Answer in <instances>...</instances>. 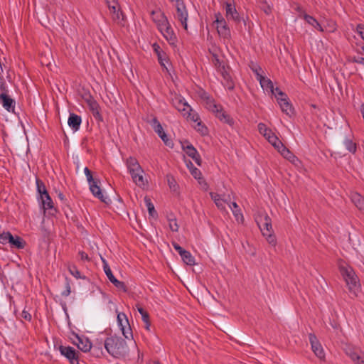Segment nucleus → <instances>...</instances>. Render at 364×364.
<instances>
[{"label": "nucleus", "instance_id": "f257e3e1", "mask_svg": "<svg viewBox=\"0 0 364 364\" xmlns=\"http://www.w3.org/2000/svg\"><path fill=\"white\" fill-rule=\"evenodd\" d=\"M105 348L113 357L119 358L124 357L128 352V347L124 339L118 336H111L105 341Z\"/></svg>", "mask_w": 364, "mask_h": 364}, {"label": "nucleus", "instance_id": "f03ea898", "mask_svg": "<svg viewBox=\"0 0 364 364\" xmlns=\"http://www.w3.org/2000/svg\"><path fill=\"white\" fill-rule=\"evenodd\" d=\"M340 272L346 281L350 296L352 298L357 297L360 289L358 277L350 267H342L340 268Z\"/></svg>", "mask_w": 364, "mask_h": 364}, {"label": "nucleus", "instance_id": "7ed1b4c3", "mask_svg": "<svg viewBox=\"0 0 364 364\" xmlns=\"http://www.w3.org/2000/svg\"><path fill=\"white\" fill-rule=\"evenodd\" d=\"M172 105L176 107L183 116L188 114L191 115V112L193 111L191 106L185 101V100L180 95H174L172 98Z\"/></svg>", "mask_w": 364, "mask_h": 364}, {"label": "nucleus", "instance_id": "20e7f679", "mask_svg": "<svg viewBox=\"0 0 364 364\" xmlns=\"http://www.w3.org/2000/svg\"><path fill=\"white\" fill-rule=\"evenodd\" d=\"M255 221L260 230L264 229L265 232H273L272 220L264 212H259L255 218Z\"/></svg>", "mask_w": 364, "mask_h": 364}, {"label": "nucleus", "instance_id": "39448f33", "mask_svg": "<svg viewBox=\"0 0 364 364\" xmlns=\"http://www.w3.org/2000/svg\"><path fill=\"white\" fill-rule=\"evenodd\" d=\"M309 339L315 355L321 360L325 361V352L317 337L314 333H309Z\"/></svg>", "mask_w": 364, "mask_h": 364}, {"label": "nucleus", "instance_id": "423d86ee", "mask_svg": "<svg viewBox=\"0 0 364 364\" xmlns=\"http://www.w3.org/2000/svg\"><path fill=\"white\" fill-rule=\"evenodd\" d=\"M225 16L228 21L232 20L236 24H240L242 22L245 26L246 25L245 21L240 17L235 5H232L231 3L225 4Z\"/></svg>", "mask_w": 364, "mask_h": 364}, {"label": "nucleus", "instance_id": "0eeeda50", "mask_svg": "<svg viewBox=\"0 0 364 364\" xmlns=\"http://www.w3.org/2000/svg\"><path fill=\"white\" fill-rule=\"evenodd\" d=\"M158 28L169 44L175 46L177 42V38L173 28L171 27L169 22H167Z\"/></svg>", "mask_w": 364, "mask_h": 364}, {"label": "nucleus", "instance_id": "6e6552de", "mask_svg": "<svg viewBox=\"0 0 364 364\" xmlns=\"http://www.w3.org/2000/svg\"><path fill=\"white\" fill-rule=\"evenodd\" d=\"M151 126L155 132L158 134L159 136L162 139L164 144L169 147H172L173 145V141L168 138L167 135L164 131V129L161 123L158 121V119L156 117H154L152 119Z\"/></svg>", "mask_w": 364, "mask_h": 364}, {"label": "nucleus", "instance_id": "1a4fd4ad", "mask_svg": "<svg viewBox=\"0 0 364 364\" xmlns=\"http://www.w3.org/2000/svg\"><path fill=\"white\" fill-rule=\"evenodd\" d=\"M176 18L181 22L183 28L187 31L188 25H187V18H188V11L185 6V4L183 2H179L176 4Z\"/></svg>", "mask_w": 364, "mask_h": 364}, {"label": "nucleus", "instance_id": "9d476101", "mask_svg": "<svg viewBox=\"0 0 364 364\" xmlns=\"http://www.w3.org/2000/svg\"><path fill=\"white\" fill-rule=\"evenodd\" d=\"M59 350L60 353L66 357L72 364H73L74 360L78 363L79 353L76 351L73 347L60 346L59 347Z\"/></svg>", "mask_w": 364, "mask_h": 364}, {"label": "nucleus", "instance_id": "9b49d317", "mask_svg": "<svg viewBox=\"0 0 364 364\" xmlns=\"http://www.w3.org/2000/svg\"><path fill=\"white\" fill-rule=\"evenodd\" d=\"M8 90L0 92V102L3 107L9 112L14 109V100L8 95Z\"/></svg>", "mask_w": 364, "mask_h": 364}, {"label": "nucleus", "instance_id": "f8f14e48", "mask_svg": "<svg viewBox=\"0 0 364 364\" xmlns=\"http://www.w3.org/2000/svg\"><path fill=\"white\" fill-rule=\"evenodd\" d=\"M183 149L198 166H201L202 161L200 156L192 144H187L186 146L183 144Z\"/></svg>", "mask_w": 364, "mask_h": 364}, {"label": "nucleus", "instance_id": "ddd939ff", "mask_svg": "<svg viewBox=\"0 0 364 364\" xmlns=\"http://www.w3.org/2000/svg\"><path fill=\"white\" fill-rule=\"evenodd\" d=\"M132 178L134 183L139 187H144L146 185V180L144 178V170L140 168L139 171H130Z\"/></svg>", "mask_w": 364, "mask_h": 364}, {"label": "nucleus", "instance_id": "4468645a", "mask_svg": "<svg viewBox=\"0 0 364 364\" xmlns=\"http://www.w3.org/2000/svg\"><path fill=\"white\" fill-rule=\"evenodd\" d=\"M216 29L218 35L224 39H230L231 34L230 30L226 23V21L220 20V23L216 24Z\"/></svg>", "mask_w": 364, "mask_h": 364}, {"label": "nucleus", "instance_id": "2eb2a0df", "mask_svg": "<svg viewBox=\"0 0 364 364\" xmlns=\"http://www.w3.org/2000/svg\"><path fill=\"white\" fill-rule=\"evenodd\" d=\"M277 100L284 113L289 116L293 114L294 108L292 107L291 104L289 102V98L286 99L277 97Z\"/></svg>", "mask_w": 364, "mask_h": 364}, {"label": "nucleus", "instance_id": "dca6fc26", "mask_svg": "<svg viewBox=\"0 0 364 364\" xmlns=\"http://www.w3.org/2000/svg\"><path fill=\"white\" fill-rule=\"evenodd\" d=\"M90 184V190L92 193L101 201L105 202L104 196L102 193V190L99 186L100 181L94 179L92 182H88Z\"/></svg>", "mask_w": 364, "mask_h": 364}, {"label": "nucleus", "instance_id": "f3484780", "mask_svg": "<svg viewBox=\"0 0 364 364\" xmlns=\"http://www.w3.org/2000/svg\"><path fill=\"white\" fill-rule=\"evenodd\" d=\"M257 80L263 90L269 91L272 94L274 93L273 82L270 79L264 77L262 74H258Z\"/></svg>", "mask_w": 364, "mask_h": 364}, {"label": "nucleus", "instance_id": "a211bd4d", "mask_svg": "<svg viewBox=\"0 0 364 364\" xmlns=\"http://www.w3.org/2000/svg\"><path fill=\"white\" fill-rule=\"evenodd\" d=\"M151 15L153 21L156 23L158 28L168 22L164 14L161 11H152Z\"/></svg>", "mask_w": 364, "mask_h": 364}, {"label": "nucleus", "instance_id": "6ab92c4d", "mask_svg": "<svg viewBox=\"0 0 364 364\" xmlns=\"http://www.w3.org/2000/svg\"><path fill=\"white\" fill-rule=\"evenodd\" d=\"M218 65V71L221 73L222 76L223 77L224 80L227 81V87L229 90H232L234 88V85L232 82L230 80V76L228 71L225 70V68L224 65H221L220 61L218 59H216L215 65Z\"/></svg>", "mask_w": 364, "mask_h": 364}, {"label": "nucleus", "instance_id": "aec40b11", "mask_svg": "<svg viewBox=\"0 0 364 364\" xmlns=\"http://www.w3.org/2000/svg\"><path fill=\"white\" fill-rule=\"evenodd\" d=\"M81 117L74 113H70L68 118V125L73 131H77L81 124Z\"/></svg>", "mask_w": 364, "mask_h": 364}, {"label": "nucleus", "instance_id": "412c9836", "mask_svg": "<svg viewBox=\"0 0 364 364\" xmlns=\"http://www.w3.org/2000/svg\"><path fill=\"white\" fill-rule=\"evenodd\" d=\"M215 114L216 117H218L220 121L227 123L229 125H232L234 121L232 118H231L222 108L221 106L218 109V112H214Z\"/></svg>", "mask_w": 364, "mask_h": 364}, {"label": "nucleus", "instance_id": "4be33fe9", "mask_svg": "<svg viewBox=\"0 0 364 364\" xmlns=\"http://www.w3.org/2000/svg\"><path fill=\"white\" fill-rule=\"evenodd\" d=\"M346 355L355 363L358 358H360L361 350L358 348H355L352 346H347L345 348Z\"/></svg>", "mask_w": 364, "mask_h": 364}, {"label": "nucleus", "instance_id": "5701e85b", "mask_svg": "<svg viewBox=\"0 0 364 364\" xmlns=\"http://www.w3.org/2000/svg\"><path fill=\"white\" fill-rule=\"evenodd\" d=\"M351 200L360 211L364 213V197L358 193H353Z\"/></svg>", "mask_w": 364, "mask_h": 364}, {"label": "nucleus", "instance_id": "b1692460", "mask_svg": "<svg viewBox=\"0 0 364 364\" xmlns=\"http://www.w3.org/2000/svg\"><path fill=\"white\" fill-rule=\"evenodd\" d=\"M41 200L44 211L46 210H53L56 212V210L53 208V202L48 193H44V196L41 197Z\"/></svg>", "mask_w": 364, "mask_h": 364}, {"label": "nucleus", "instance_id": "393cba45", "mask_svg": "<svg viewBox=\"0 0 364 364\" xmlns=\"http://www.w3.org/2000/svg\"><path fill=\"white\" fill-rule=\"evenodd\" d=\"M77 348L82 352H88L90 350L92 344L87 338H80L77 337V343H76Z\"/></svg>", "mask_w": 364, "mask_h": 364}, {"label": "nucleus", "instance_id": "a878e982", "mask_svg": "<svg viewBox=\"0 0 364 364\" xmlns=\"http://www.w3.org/2000/svg\"><path fill=\"white\" fill-rule=\"evenodd\" d=\"M202 98L205 100V105L206 107L213 112V113L215 112H218V109L220 107V105H216L214 100L208 97L206 93H204L202 95Z\"/></svg>", "mask_w": 364, "mask_h": 364}, {"label": "nucleus", "instance_id": "bb28decb", "mask_svg": "<svg viewBox=\"0 0 364 364\" xmlns=\"http://www.w3.org/2000/svg\"><path fill=\"white\" fill-rule=\"evenodd\" d=\"M229 207L232 210L236 220L239 223H242L244 218L238 205L235 202H232L231 204H229Z\"/></svg>", "mask_w": 364, "mask_h": 364}, {"label": "nucleus", "instance_id": "cd10ccee", "mask_svg": "<svg viewBox=\"0 0 364 364\" xmlns=\"http://www.w3.org/2000/svg\"><path fill=\"white\" fill-rule=\"evenodd\" d=\"M90 111L92 112L93 116L100 120H102V117L100 114V106L95 100H90L88 102Z\"/></svg>", "mask_w": 364, "mask_h": 364}, {"label": "nucleus", "instance_id": "c85d7f7f", "mask_svg": "<svg viewBox=\"0 0 364 364\" xmlns=\"http://www.w3.org/2000/svg\"><path fill=\"white\" fill-rule=\"evenodd\" d=\"M304 19L311 26H312L314 28L317 29L319 31H323V29L322 26L320 25V23L318 22V21L314 18L313 16L308 15L306 14H304Z\"/></svg>", "mask_w": 364, "mask_h": 364}, {"label": "nucleus", "instance_id": "c756f323", "mask_svg": "<svg viewBox=\"0 0 364 364\" xmlns=\"http://www.w3.org/2000/svg\"><path fill=\"white\" fill-rule=\"evenodd\" d=\"M127 166L129 172L139 171L141 168L136 159L134 157H129L127 159Z\"/></svg>", "mask_w": 364, "mask_h": 364}, {"label": "nucleus", "instance_id": "7c9ffc66", "mask_svg": "<svg viewBox=\"0 0 364 364\" xmlns=\"http://www.w3.org/2000/svg\"><path fill=\"white\" fill-rule=\"evenodd\" d=\"M279 152L285 159H287L291 162L294 163L296 160H297V158L284 145H283V146L281 147V149L279 151Z\"/></svg>", "mask_w": 364, "mask_h": 364}, {"label": "nucleus", "instance_id": "2f4dec72", "mask_svg": "<svg viewBox=\"0 0 364 364\" xmlns=\"http://www.w3.org/2000/svg\"><path fill=\"white\" fill-rule=\"evenodd\" d=\"M9 244L11 246L15 247L18 249H23L26 245V242L20 237L16 236L15 237L12 235V239L10 240Z\"/></svg>", "mask_w": 364, "mask_h": 364}, {"label": "nucleus", "instance_id": "473e14b6", "mask_svg": "<svg viewBox=\"0 0 364 364\" xmlns=\"http://www.w3.org/2000/svg\"><path fill=\"white\" fill-rule=\"evenodd\" d=\"M346 149L351 154H355L357 150L356 143L351 139H346L343 141Z\"/></svg>", "mask_w": 364, "mask_h": 364}, {"label": "nucleus", "instance_id": "72a5a7b5", "mask_svg": "<svg viewBox=\"0 0 364 364\" xmlns=\"http://www.w3.org/2000/svg\"><path fill=\"white\" fill-rule=\"evenodd\" d=\"M268 141L278 150V151L281 149V147L283 146L282 142L279 139V138L274 134H271V136H269L267 139Z\"/></svg>", "mask_w": 364, "mask_h": 364}, {"label": "nucleus", "instance_id": "f704fd0d", "mask_svg": "<svg viewBox=\"0 0 364 364\" xmlns=\"http://www.w3.org/2000/svg\"><path fill=\"white\" fill-rule=\"evenodd\" d=\"M182 260L184 263H186L188 265H193L195 264V259L192 256L190 252L185 251L183 252V255H181Z\"/></svg>", "mask_w": 364, "mask_h": 364}, {"label": "nucleus", "instance_id": "c9c22d12", "mask_svg": "<svg viewBox=\"0 0 364 364\" xmlns=\"http://www.w3.org/2000/svg\"><path fill=\"white\" fill-rule=\"evenodd\" d=\"M258 130L259 132L262 134L267 139L269 138V136H271V134H274L270 129L267 128L264 123H259L258 124Z\"/></svg>", "mask_w": 364, "mask_h": 364}, {"label": "nucleus", "instance_id": "e433bc0d", "mask_svg": "<svg viewBox=\"0 0 364 364\" xmlns=\"http://www.w3.org/2000/svg\"><path fill=\"white\" fill-rule=\"evenodd\" d=\"M144 202H145V204H146V205L147 207V209H148V211H149V214L151 217L156 216L157 215V213L155 210L154 205L152 203L151 199L149 197L146 196L144 198Z\"/></svg>", "mask_w": 364, "mask_h": 364}, {"label": "nucleus", "instance_id": "4c0bfd02", "mask_svg": "<svg viewBox=\"0 0 364 364\" xmlns=\"http://www.w3.org/2000/svg\"><path fill=\"white\" fill-rule=\"evenodd\" d=\"M262 233L264 236L267 237V240L269 244L275 247L277 244V240L275 236L273 235V232H265L264 229H262Z\"/></svg>", "mask_w": 364, "mask_h": 364}, {"label": "nucleus", "instance_id": "58836bf2", "mask_svg": "<svg viewBox=\"0 0 364 364\" xmlns=\"http://www.w3.org/2000/svg\"><path fill=\"white\" fill-rule=\"evenodd\" d=\"M101 259H102V261L103 263V268H104L105 273L107 275L109 280L110 281L114 277V276L113 275L112 270H111L109 266L108 265L107 261L103 257H101Z\"/></svg>", "mask_w": 364, "mask_h": 364}, {"label": "nucleus", "instance_id": "ea45409f", "mask_svg": "<svg viewBox=\"0 0 364 364\" xmlns=\"http://www.w3.org/2000/svg\"><path fill=\"white\" fill-rule=\"evenodd\" d=\"M36 185H37V189H38V192L40 195V197L43 196L44 193L45 194L48 193L46 188V186L42 181L37 179Z\"/></svg>", "mask_w": 364, "mask_h": 364}, {"label": "nucleus", "instance_id": "a19ab883", "mask_svg": "<svg viewBox=\"0 0 364 364\" xmlns=\"http://www.w3.org/2000/svg\"><path fill=\"white\" fill-rule=\"evenodd\" d=\"M110 282H112L115 287H117L119 289L122 290L124 292L127 291V288L125 285V284L123 282H120L117 280L115 277H114L112 280H110Z\"/></svg>", "mask_w": 364, "mask_h": 364}, {"label": "nucleus", "instance_id": "79ce46f5", "mask_svg": "<svg viewBox=\"0 0 364 364\" xmlns=\"http://www.w3.org/2000/svg\"><path fill=\"white\" fill-rule=\"evenodd\" d=\"M190 164L191 165V167L190 168V171H191L192 176L196 179L202 180L203 178H201L200 171L199 169H198L197 168L193 167L191 162H190ZM199 183H201L200 181H199Z\"/></svg>", "mask_w": 364, "mask_h": 364}, {"label": "nucleus", "instance_id": "37998d69", "mask_svg": "<svg viewBox=\"0 0 364 364\" xmlns=\"http://www.w3.org/2000/svg\"><path fill=\"white\" fill-rule=\"evenodd\" d=\"M12 239V235L9 232L0 234V243L6 244Z\"/></svg>", "mask_w": 364, "mask_h": 364}, {"label": "nucleus", "instance_id": "c03bdc74", "mask_svg": "<svg viewBox=\"0 0 364 364\" xmlns=\"http://www.w3.org/2000/svg\"><path fill=\"white\" fill-rule=\"evenodd\" d=\"M167 183L169 186V188L173 191H176L177 190V183L175 180V178L172 176H167Z\"/></svg>", "mask_w": 364, "mask_h": 364}, {"label": "nucleus", "instance_id": "a18cd8bd", "mask_svg": "<svg viewBox=\"0 0 364 364\" xmlns=\"http://www.w3.org/2000/svg\"><path fill=\"white\" fill-rule=\"evenodd\" d=\"M136 306V309H137L139 313L141 316V318H142L143 321H146L148 318H149V315L148 312L146 310H144L139 304H137Z\"/></svg>", "mask_w": 364, "mask_h": 364}, {"label": "nucleus", "instance_id": "49530a36", "mask_svg": "<svg viewBox=\"0 0 364 364\" xmlns=\"http://www.w3.org/2000/svg\"><path fill=\"white\" fill-rule=\"evenodd\" d=\"M168 223L169 228L173 232H177L178 230L179 226L177 224L176 218H168Z\"/></svg>", "mask_w": 364, "mask_h": 364}, {"label": "nucleus", "instance_id": "de8ad7c7", "mask_svg": "<svg viewBox=\"0 0 364 364\" xmlns=\"http://www.w3.org/2000/svg\"><path fill=\"white\" fill-rule=\"evenodd\" d=\"M113 19L117 21L118 23H122L124 20V15L120 9H117L115 14H113Z\"/></svg>", "mask_w": 364, "mask_h": 364}, {"label": "nucleus", "instance_id": "09e8293b", "mask_svg": "<svg viewBox=\"0 0 364 364\" xmlns=\"http://www.w3.org/2000/svg\"><path fill=\"white\" fill-rule=\"evenodd\" d=\"M69 272L70 273L74 276L75 278L79 279L80 278V272L77 269V267L75 265L70 266L69 267Z\"/></svg>", "mask_w": 364, "mask_h": 364}, {"label": "nucleus", "instance_id": "8fccbe9b", "mask_svg": "<svg viewBox=\"0 0 364 364\" xmlns=\"http://www.w3.org/2000/svg\"><path fill=\"white\" fill-rule=\"evenodd\" d=\"M71 292V287H70V281L66 279V282H65V290L63 291L62 292V296H68Z\"/></svg>", "mask_w": 364, "mask_h": 364}, {"label": "nucleus", "instance_id": "3c124183", "mask_svg": "<svg viewBox=\"0 0 364 364\" xmlns=\"http://www.w3.org/2000/svg\"><path fill=\"white\" fill-rule=\"evenodd\" d=\"M158 60L161 66L166 68L164 61H166V56L165 53H158Z\"/></svg>", "mask_w": 364, "mask_h": 364}, {"label": "nucleus", "instance_id": "603ef678", "mask_svg": "<svg viewBox=\"0 0 364 364\" xmlns=\"http://www.w3.org/2000/svg\"><path fill=\"white\" fill-rule=\"evenodd\" d=\"M121 329H122V333L124 335V336L126 338H129V336H132V329L130 328V326H129L128 328L126 329L124 328V326H121Z\"/></svg>", "mask_w": 364, "mask_h": 364}, {"label": "nucleus", "instance_id": "864d4df0", "mask_svg": "<svg viewBox=\"0 0 364 364\" xmlns=\"http://www.w3.org/2000/svg\"><path fill=\"white\" fill-rule=\"evenodd\" d=\"M84 172L87 176V180L88 182H92L94 178L92 177V172L91 171L87 168V167H85V169H84Z\"/></svg>", "mask_w": 364, "mask_h": 364}, {"label": "nucleus", "instance_id": "5fc2aeb1", "mask_svg": "<svg viewBox=\"0 0 364 364\" xmlns=\"http://www.w3.org/2000/svg\"><path fill=\"white\" fill-rule=\"evenodd\" d=\"M275 97H279L280 98H286L287 99L288 97L286 93L283 92L282 90H280L279 88L275 89V92L274 93Z\"/></svg>", "mask_w": 364, "mask_h": 364}, {"label": "nucleus", "instance_id": "6e6d98bb", "mask_svg": "<svg viewBox=\"0 0 364 364\" xmlns=\"http://www.w3.org/2000/svg\"><path fill=\"white\" fill-rule=\"evenodd\" d=\"M185 117H186L188 119H190L191 120L195 122H200V117L198 116V114L196 113H192L191 112V115L188 117V114H186Z\"/></svg>", "mask_w": 364, "mask_h": 364}, {"label": "nucleus", "instance_id": "4d7b16f0", "mask_svg": "<svg viewBox=\"0 0 364 364\" xmlns=\"http://www.w3.org/2000/svg\"><path fill=\"white\" fill-rule=\"evenodd\" d=\"M122 318H124L125 320V322L129 325V321H128V319L127 318V316L124 314H119L118 316H117V320H118V322L119 323V326H122L123 324H122Z\"/></svg>", "mask_w": 364, "mask_h": 364}, {"label": "nucleus", "instance_id": "13d9d810", "mask_svg": "<svg viewBox=\"0 0 364 364\" xmlns=\"http://www.w3.org/2000/svg\"><path fill=\"white\" fill-rule=\"evenodd\" d=\"M356 31L360 36L364 40V25L358 24L356 27Z\"/></svg>", "mask_w": 364, "mask_h": 364}, {"label": "nucleus", "instance_id": "bf43d9fd", "mask_svg": "<svg viewBox=\"0 0 364 364\" xmlns=\"http://www.w3.org/2000/svg\"><path fill=\"white\" fill-rule=\"evenodd\" d=\"M173 246L174 247V249L178 252V253L180 255V256L181 255H183V252H185L186 250H184L183 247H181L178 244H177L176 242H173Z\"/></svg>", "mask_w": 364, "mask_h": 364}, {"label": "nucleus", "instance_id": "052dcab7", "mask_svg": "<svg viewBox=\"0 0 364 364\" xmlns=\"http://www.w3.org/2000/svg\"><path fill=\"white\" fill-rule=\"evenodd\" d=\"M215 20L213 21V24H218L220 23V20L225 21V18L222 16L220 13H217L215 14Z\"/></svg>", "mask_w": 364, "mask_h": 364}, {"label": "nucleus", "instance_id": "680f3d73", "mask_svg": "<svg viewBox=\"0 0 364 364\" xmlns=\"http://www.w3.org/2000/svg\"><path fill=\"white\" fill-rule=\"evenodd\" d=\"M198 126L200 127L198 128V131L203 135L206 134L207 133V127L201 124V122H198Z\"/></svg>", "mask_w": 364, "mask_h": 364}, {"label": "nucleus", "instance_id": "e2e57ef3", "mask_svg": "<svg viewBox=\"0 0 364 364\" xmlns=\"http://www.w3.org/2000/svg\"><path fill=\"white\" fill-rule=\"evenodd\" d=\"M251 69L255 73L257 77L258 74H261L260 70H262V68L259 66L257 65H252V66H251Z\"/></svg>", "mask_w": 364, "mask_h": 364}, {"label": "nucleus", "instance_id": "0e129e2a", "mask_svg": "<svg viewBox=\"0 0 364 364\" xmlns=\"http://www.w3.org/2000/svg\"><path fill=\"white\" fill-rule=\"evenodd\" d=\"M21 317L26 321H31V315L26 311H22Z\"/></svg>", "mask_w": 364, "mask_h": 364}, {"label": "nucleus", "instance_id": "69168bd1", "mask_svg": "<svg viewBox=\"0 0 364 364\" xmlns=\"http://www.w3.org/2000/svg\"><path fill=\"white\" fill-rule=\"evenodd\" d=\"M226 201L224 200H222V199H218V200H217L215 203V205H217V207L220 209H224L225 208V206H224V203H225Z\"/></svg>", "mask_w": 364, "mask_h": 364}, {"label": "nucleus", "instance_id": "338daca9", "mask_svg": "<svg viewBox=\"0 0 364 364\" xmlns=\"http://www.w3.org/2000/svg\"><path fill=\"white\" fill-rule=\"evenodd\" d=\"M2 91H6V87L4 79L0 76V92Z\"/></svg>", "mask_w": 364, "mask_h": 364}, {"label": "nucleus", "instance_id": "774afa93", "mask_svg": "<svg viewBox=\"0 0 364 364\" xmlns=\"http://www.w3.org/2000/svg\"><path fill=\"white\" fill-rule=\"evenodd\" d=\"M79 255L80 256V258L82 260L90 261V258H89L87 254L85 253V252H83V251L79 252Z\"/></svg>", "mask_w": 364, "mask_h": 364}]
</instances>
